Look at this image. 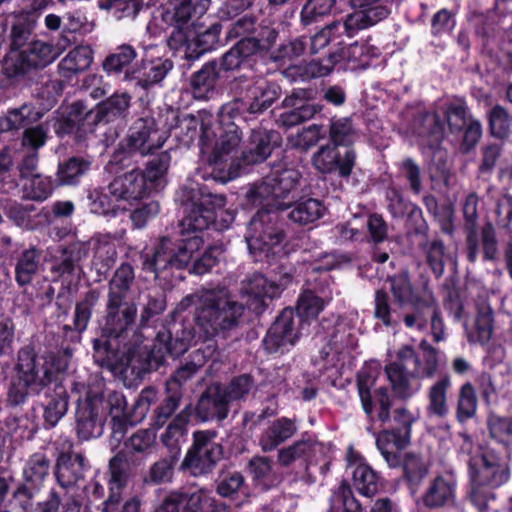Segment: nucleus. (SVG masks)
<instances>
[{
	"instance_id": "nucleus-10",
	"label": "nucleus",
	"mask_w": 512,
	"mask_h": 512,
	"mask_svg": "<svg viewBox=\"0 0 512 512\" xmlns=\"http://www.w3.org/2000/svg\"><path fill=\"white\" fill-rule=\"evenodd\" d=\"M171 163V154L169 150L162 151L155 158L148 162L145 174L138 169L117 176L108 186L109 194L115 198L116 202L126 205L127 209L135 202L142 199L148 189L147 182L155 188L166 172Z\"/></svg>"
},
{
	"instance_id": "nucleus-64",
	"label": "nucleus",
	"mask_w": 512,
	"mask_h": 512,
	"mask_svg": "<svg viewBox=\"0 0 512 512\" xmlns=\"http://www.w3.org/2000/svg\"><path fill=\"white\" fill-rule=\"evenodd\" d=\"M487 423L494 440L506 447L512 446V419L490 415Z\"/></svg>"
},
{
	"instance_id": "nucleus-61",
	"label": "nucleus",
	"mask_w": 512,
	"mask_h": 512,
	"mask_svg": "<svg viewBox=\"0 0 512 512\" xmlns=\"http://www.w3.org/2000/svg\"><path fill=\"white\" fill-rule=\"evenodd\" d=\"M135 278L133 267L130 264H122L115 272L109 289L108 299L115 298L123 301Z\"/></svg>"
},
{
	"instance_id": "nucleus-7",
	"label": "nucleus",
	"mask_w": 512,
	"mask_h": 512,
	"mask_svg": "<svg viewBox=\"0 0 512 512\" xmlns=\"http://www.w3.org/2000/svg\"><path fill=\"white\" fill-rule=\"evenodd\" d=\"M66 367V360L52 353L38 356L32 348H22L18 353L17 381L9 389V401L18 405L24 402L28 394H39L48 385L57 382Z\"/></svg>"
},
{
	"instance_id": "nucleus-44",
	"label": "nucleus",
	"mask_w": 512,
	"mask_h": 512,
	"mask_svg": "<svg viewBox=\"0 0 512 512\" xmlns=\"http://www.w3.org/2000/svg\"><path fill=\"white\" fill-rule=\"evenodd\" d=\"M464 328L470 343H487L493 333V315L491 308L487 305H481L477 310L473 322L465 323Z\"/></svg>"
},
{
	"instance_id": "nucleus-40",
	"label": "nucleus",
	"mask_w": 512,
	"mask_h": 512,
	"mask_svg": "<svg viewBox=\"0 0 512 512\" xmlns=\"http://www.w3.org/2000/svg\"><path fill=\"white\" fill-rule=\"evenodd\" d=\"M43 113L32 104H23L7 111L0 117V133L10 132L37 122Z\"/></svg>"
},
{
	"instance_id": "nucleus-4",
	"label": "nucleus",
	"mask_w": 512,
	"mask_h": 512,
	"mask_svg": "<svg viewBox=\"0 0 512 512\" xmlns=\"http://www.w3.org/2000/svg\"><path fill=\"white\" fill-rule=\"evenodd\" d=\"M210 5V0H185L172 11H166L163 20L170 24L167 39L169 48L183 52L188 60L198 59L204 53L216 48L221 31L220 24H212L205 30L198 24Z\"/></svg>"
},
{
	"instance_id": "nucleus-62",
	"label": "nucleus",
	"mask_w": 512,
	"mask_h": 512,
	"mask_svg": "<svg viewBox=\"0 0 512 512\" xmlns=\"http://www.w3.org/2000/svg\"><path fill=\"white\" fill-rule=\"evenodd\" d=\"M68 408V396L64 388L60 385L55 387V397L45 406L44 419L50 426H55L65 415Z\"/></svg>"
},
{
	"instance_id": "nucleus-38",
	"label": "nucleus",
	"mask_w": 512,
	"mask_h": 512,
	"mask_svg": "<svg viewBox=\"0 0 512 512\" xmlns=\"http://www.w3.org/2000/svg\"><path fill=\"white\" fill-rule=\"evenodd\" d=\"M4 209L10 220L26 230L36 229L48 221V212L37 211L33 204L11 201Z\"/></svg>"
},
{
	"instance_id": "nucleus-55",
	"label": "nucleus",
	"mask_w": 512,
	"mask_h": 512,
	"mask_svg": "<svg viewBox=\"0 0 512 512\" xmlns=\"http://www.w3.org/2000/svg\"><path fill=\"white\" fill-rule=\"evenodd\" d=\"M89 207L92 213L99 215H116L118 211L127 210L126 205L116 202L115 198L104 193L102 190L94 189L89 193Z\"/></svg>"
},
{
	"instance_id": "nucleus-34",
	"label": "nucleus",
	"mask_w": 512,
	"mask_h": 512,
	"mask_svg": "<svg viewBox=\"0 0 512 512\" xmlns=\"http://www.w3.org/2000/svg\"><path fill=\"white\" fill-rule=\"evenodd\" d=\"M86 465L81 454L61 452L56 461L55 477L60 487H74L84 476Z\"/></svg>"
},
{
	"instance_id": "nucleus-63",
	"label": "nucleus",
	"mask_w": 512,
	"mask_h": 512,
	"mask_svg": "<svg viewBox=\"0 0 512 512\" xmlns=\"http://www.w3.org/2000/svg\"><path fill=\"white\" fill-rule=\"evenodd\" d=\"M442 109L451 130H461L469 121L467 107L462 99L447 101L443 104Z\"/></svg>"
},
{
	"instance_id": "nucleus-42",
	"label": "nucleus",
	"mask_w": 512,
	"mask_h": 512,
	"mask_svg": "<svg viewBox=\"0 0 512 512\" xmlns=\"http://www.w3.org/2000/svg\"><path fill=\"white\" fill-rule=\"evenodd\" d=\"M409 439L396 430H385L376 436V445L390 467L400 464L399 451L406 447Z\"/></svg>"
},
{
	"instance_id": "nucleus-6",
	"label": "nucleus",
	"mask_w": 512,
	"mask_h": 512,
	"mask_svg": "<svg viewBox=\"0 0 512 512\" xmlns=\"http://www.w3.org/2000/svg\"><path fill=\"white\" fill-rule=\"evenodd\" d=\"M137 315L136 305L123 303L115 296L108 299L107 315L102 331L107 337L106 346L108 352L119 356L122 365H131L134 359L140 360L143 353V345L146 340L142 334L135 330Z\"/></svg>"
},
{
	"instance_id": "nucleus-3",
	"label": "nucleus",
	"mask_w": 512,
	"mask_h": 512,
	"mask_svg": "<svg viewBox=\"0 0 512 512\" xmlns=\"http://www.w3.org/2000/svg\"><path fill=\"white\" fill-rule=\"evenodd\" d=\"M238 110L237 103H230L224 105L219 113L220 134L212 150L210 162L221 169L222 163L230 161L227 176L222 178V182L233 180L246 173L250 165L265 161L279 143L277 132L254 129L241 157H236L241 141L238 125L234 122L239 116Z\"/></svg>"
},
{
	"instance_id": "nucleus-47",
	"label": "nucleus",
	"mask_w": 512,
	"mask_h": 512,
	"mask_svg": "<svg viewBox=\"0 0 512 512\" xmlns=\"http://www.w3.org/2000/svg\"><path fill=\"white\" fill-rule=\"evenodd\" d=\"M50 267L51 272L57 274V277L65 274H73L77 263L87 257L86 245L78 243L69 249H58Z\"/></svg>"
},
{
	"instance_id": "nucleus-59",
	"label": "nucleus",
	"mask_w": 512,
	"mask_h": 512,
	"mask_svg": "<svg viewBox=\"0 0 512 512\" xmlns=\"http://www.w3.org/2000/svg\"><path fill=\"white\" fill-rule=\"evenodd\" d=\"M477 410V396L473 385L466 382L459 389L456 416L460 422L474 417Z\"/></svg>"
},
{
	"instance_id": "nucleus-50",
	"label": "nucleus",
	"mask_w": 512,
	"mask_h": 512,
	"mask_svg": "<svg viewBox=\"0 0 512 512\" xmlns=\"http://www.w3.org/2000/svg\"><path fill=\"white\" fill-rule=\"evenodd\" d=\"M173 64L168 59H157L148 64H144L143 72L138 69L135 84L146 89L162 81L167 73L172 69Z\"/></svg>"
},
{
	"instance_id": "nucleus-24",
	"label": "nucleus",
	"mask_w": 512,
	"mask_h": 512,
	"mask_svg": "<svg viewBox=\"0 0 512 512\" xmlns=\"http://www.w3.org/2000/svg\"><path fill=\"white\" fill-rule=\"evenodd\" d=\"M211 504V491L199 488L189 493L171 492L154 512H199Z\"/></svg>"
},
{
	"instance_id": "nucleus-56",
	"label": "nucleus",
	"mask_w": 512,
	"mask_h": 512,
	"mask_svg": "<svg viewBox=\"0 0 512 512\" xmlns=\"http://www.w3.org/2000/svg\"><path fill=\"white\" fill-rule=\"evenodd\" d=\"M359 135L348 117L335 118L330 124V138L334 146L353 144Z\"/></svg>"
},
{
	"instance_id": "nucleus-21",
	"label": "nucleus",
	"mask_w": 512,
	"mask_h": 512,
	"mask_svg": "<svg viewBox=\"0 0 512 512\" xmlns=\"http://www.w3.org/2000/svg\"><path fill=\"white\" fill-rule=\"evenodd\" d=\"M311 95V90H293L283 101V106L291 109L280 115L279 123L286 128H290L313 118L321 108L311 102Z\"/></svg>"
},
{
	"instance_id": "nucleus-23",
	"label": "nucleus",
	"mask_w": 512,
	"mask_h": 512,
	"mask_svg": "<svg viewBox=\"0 0 512 512\" xmlns=\"http://www.w3.org/2000/svg\"><path fill=\"white\" fill-rule=\"evenodd\" d=\"M355 152L347 149L342 156L334 145H324L313 155V166L321 173L338 171L342 177H348L355 164Z\"/></svg>"
},
{
	"instance_id": "nucleus-52",
	"label": "nucleus",
	"mask_w": 512,
	"mask_h": 512,
	"mask_svg": "<svg viewBox=\"0 0 512 512\" xmlns=\"http://www.w3.org/2000/svg\"><path fill=\"white\" fill-rule=\"evenodd\" d=\"M218 73L217 64L208 63L193 75L191 85L195 98L204 99L209 97V94L214 91Z\"/></svg>"
},
{
	"instance_id": "nucleus-17",
	"label": "nucleus",
	"mask_w": 512,
	"mask_h": 512,
	"mask_svg": "<svg viewBox=\"0 0 512 512\" xmlns=\"http://www.w3.org/2000/svg\"><path fill=\"white\" fill-rule=\"evenodd\" d=\"M304 330L305 324L295 316L293 309L285 308L268 330L263 340L264 347L270 353L289 349Z\"/></svg>"
},
{
	"instance_id": "nucleus-13",
	"label": "nucleus",
	"mask_w": 512,
	"mask_h": 512,
	"mask_svg": "<svg viewBox=\"0 0 512 512\" xmlns=\"http://www.w3.org/2000/svg\"><path fill=\"white\" fill-rule=\"evenodd\" d=\"M291 268L281 264L279 271H273L269 278L262 274H253L242 284L241 292L247 298V306L255 313L264 309L266 298L278 297L292 282Z\"/></svg>"
},
{
	"instance_id": "nucleus-26",
	"label": "nucleus",
	"mask_w": 512,
	"mask_h": 512,
	"mask_svg": "<svg viewBox=\"0 0 512 512\" xmlns=\"http://www.w3.org/2000/svg\"><path fill=\"white\" fill-rule=\"evenodd\" d=\"M347 466L352 470L355 489L366 497H372L380 487V477L364 460V458L349 448L347 451Z\"/></svg>"
},
{
	"instance_id": "nucleus-14",
	"label": "nucleus",
	"mask_w": 512,
	"mask_h": 512,
	"mask_svg": "<svg viewBox=\"0 0 512 512\" xmlns=\"http://www.w3.org/2000/svg\"><path fill=\"white\" fill-rule=\"evenodd\" d=\"M71 393L76 396V429L79 438L88 440L99 437L103 432V413L99 411V405L103 404V398L92 393L81 382H74Z\"/></svg>"
},
{
	"instance_id": "nucleus-57",
	"label": "nucleus",
	"mask_w": 512,
	"mask_h": 512,
	"mask_svg": "<svg viewBox=\"0 0 512 512\" xmlns=\"http://www.w3.org/2000/svg\"><path fill=\"white\" fill-rule=\"evenodd\" d=\"M25 179L23 190L27 198L36 201H44L51 196L54 185L50 177L35 174Z\"/></svg>"
},
{
	"instance_id": "nucleus-28",
	"label": "nucleus",
	"mask_w": 512,
	"mask_h": 512,
	"mask_svg": "<svg viewBox=\"0 0 512 512\" xmlns=\"http://www.w3.org/2000/svg\"><path fill=\"white\" fill-rule=\"evenodd\" d=\"M379 54V49L367 41H357L333 52L337 67L344 70L365 69Z\"/></svg>"
},
{
	"instance_id": "nucleus-37",
	"label": "nucleus",
	"mask_w": 512,
	"mask_h": 512,
	"mask_svg": "<svg viewBox=\"0 0 512 512\" xmlns=\"http://www.w3.org/2000/svg\"><path fill=\"white\" fill-rule=\"evenodd\" d=\"M297 432L294 419L280 417L271 421L262 431L259 446L264 452H270L289 440Z\"/></svg>"
},
{
	"instance_id": "nucleus-46",
	"label": "nucleus",
	"mask_w": 512,
	"mask_h": 512,
	"mask_svg": "<svg viewBox=\"0 0 512 512\" xmlns=\"http://www.w3.org/2000/svg\"><path fill=\"white\" fill-rule=\"evenodd\" d=\"M451 387L450 377L445 375L433 383L428 391V404L426 407L427 414L438 418L445 417L448 412L447 392Z\"/></svg>"
},
{
	"instance_id": "nucleus-11",
	"label": "nucleus",
	"mask_w": 512,
	"mask_h": 512,
	"mask_svg": "<svg viewBox=\"0 0 512 512\" xmlns=\"http://www.w3.org/2000/svg\"><path fill=\"white\" fill-rule=\"evenodd\" d=\"M422 354L413 358V372L403 363L391 362L385 373L394 393L401 398H409L421 389L420 379L432 378L438 369L437 351L426 341L419 345Z\"/></svg>"
},
{
	"instance_id": "nucleus-30",
	"label": "nucleus",
	"mask_w": 512,
	"mask_h": 512,
	"mask_svg": "<svg viewBox=\"0 0 512 512\" xmlns=\"http://www.w3.org/2000/svg\"><path fill=\"white\" fill-rule=\"evenodd\" d=\"M30 2L31 11L20 12L15 17V22L11 31V48L12 50L20 49L28 40L31 33L34 31L39 12L46 8L52 0H28Z\"/></svg>"
},
{
	"instance_id": "nucleus-29",
	"label": "nucleus",
	"mask_w": 512,
	"mask_h": 512,
	"mask_svg": "<svg viewBox=\"0 0 512 512\" xmlns=\"http://www.w3.org/2000/svg\"><path fill=\"white\" fill-rule=\"evenodd\" d=\"M116 235L109 233L97 234L87 243L86 251L89 249L94 250L92 266L99 275H105L110 268L114 265L117 258L116 242L118 241Z\"/></svg>"
},
{
	"instance_id": "nucleus-45",
	"label": "nucleus",
	"mask_w": 512,
	"mask_h": 512,
	"mask_svg": "<svg viewBox=\"0 0 512 512\" xmlns=\"http://www.w3.org/2000/svg\"><path fill=\"white\" fill-rule=\"evenodd\" d=\"M156 432L153 429L139 430L134 433L126 442L124 457L126 461L132 462L148 456L155 447Z\"/></svg>"
},
{
	"instance_id": "nucleus-39",
	"label": "nucleus",
	"mask_w": 512,
	"mask_h": 512,
	"mask_svg": "<svg viewBox=\"0 0 512 512\" xmlns=\"http://www.w3.org/2000/svg\"><path fill=\"white\" fill-rule=\"evenodd\" d=\"M131 96L126 93H114L107 100L98 104L94 110L86 114L85 121L94 124L110 120L123 115L130 106Z\"/></svg>"
},
{
	"instance_id": "nucleus-16",
	"label": "nucleus",
	"mask_w": 512,
	"mask_h": 512,
	"mask_svg": "<svg viewBox=\"0 0 512 512\" xmlns=\"http://www.w3.org/2000/svg\"><path fill=\"white\" fill-rule=\"evenodd\" d=\"M213 431H197L193 434L194 443L188 450L182 466L193 475L209 472L222 456V447L214 441Z\"/></svg>"
},
{
	"instance_id": "nucleus-20",
	"label": "nucleus",
	"mask_w": 512,
	"mask_h": 512,
	"mask_svg": "<svg viewBox=\"0 0 512 512\" xmlns=\"http://www.w3.org/2000/svg\"><path fill=\"white\" fill-rule=\"evenodd\" d=\"M468 467L471 483L486 485L489 488H497L509 478L505 464L490 450L481 451L470 457Z\"/></svg>"
},
{
	"instance_id": "nucleus-49",
	"label": "nucleus",
	"mask_w": 512,
	"mask_h": 512,
	"mask_svg": "<svg viewBox=\"0 0 512 512\" xmlns=\"http://www.w3.org/2000/svg\"><path fill=\"white\" fill-rule=\"evenodd\" d=\"M326 213L324 204L315 198L300 199L289 212V218L300 224L312 223Z\"/></svg>"
},
{
	"instance_id": "nucleus-19",
	"label": "nucleus",
	"mask_w": 512,
	"mask_h": 512,
	"mask_svg": "<svg viewBox=\"0 0 512 512\" xmlns=\"http://www.w3.org/2000/svg\"><path fill=\"white\" fill-rule=\"evenodd\" d=\"M50 461L42 452L34 453L26 461L23 468L24 484L13 495L14 502L19 504L23 512L32 505L31 499L49 475Z\"/></svg>"
},
{
	"instance_id": "nucleus-12",
	"label": "nucleus",
	"mask_w": 512,
	"mask_h": 512,
	"mask_svg": "<svg viewBox=\"0 0 512 512\" xmlns=\"http://www.w3.org/2000/svg\"><path fill=\"white\" fill-rule=\"evenodd\" d=\"M169 137L167 130L160 128L153 118H140L128 130L122 142V151L116 152L107 168L116 172V166L124 160V153L147 156L161 149Z\"/></svg>"
},
{
	"instance_id": "nucleus-1",
	"label": "nucleus",
	"mask_w": 512,
	"mask_h": 512,
	"mask_svg": "<svg viewBox=\"0 0 512 512\" xmlns=\"http://www.w3.org/2000/svg\"><path fill=\"white\" fill-rule=\"evenodd\" d=\"M223 195L212 194L204 188L197 192L191 188V195L184 203L186 215L181 221V237L173 241L163 237L155 246L142 251L143 268L156 276L168 266L181 268L203 246L202 233L210 225L217 230L228 229L235 220L234 210L224 209Z\"/></svg>"
},
{
	"instance_id": "nucleus-8",
	"label": "nucleus",
	"mask_w": 512,
	"mask_h": 512,
	"mask_svg": "<svg viewBox=\"0 0 512 512\" xmlns=\"http://www.w3.org/2000/svg\"><path fill=\"white\" fill-rule=\"evenodd\" d=\"M389 0H351L356 9L343 20L334 21L313 36L307 37L306 42L310 54H316L330 42L346 35L353 37L359 30L375 25L385 19L390 10L386 3Z\"/></svg>"
},
{
	"instance_id": "nucleus-41",
	"label": "nucleus",
	"mask_w": 512,
	"mask_h": 512,
	"mask_svg": "<svg viewBox=\"0 0 512 512\" xmlns=\"http://www.w3.org/2000/svg\"><path fill=\"white\" fill-rule=\"evenodd\" d=\"M334 67H337L333 53L327 58L311 60L308 63L291 65L285 70V75L293 81H307L312 78L328 75Z\"/></svg>"
},
{
	"instance_id": "nucleus-36",
	"label": "nucleus",
	"mask_w": 512,
	"mask_h": 512,
	"mask_svg": "<svg viewBox=\"0 0 512 512\" xmlns=\"http://www.w3.org/2000/svg\"><path fill=\"white\" fill-rule=\"evenodd\" d=\"M229 403L223 387L212 386L200 398L197 413L203 421L223 420L228 415Z\"/></svg>"
},
{
	"instance_id": "nucleus-27",
	"label": "nucleus",
	"mask_w": 512,
	"mask_h": 512,
	"mask_svg": "<svg viewBox=\"0 0 512 512\" xmlns=\"http://www.w3.org/2000/svg\"><path fill=\"white\" fill-rule=\"evenodd\" d=\"M60 51L53 45L40 40L33 41L21 51L16 59L13 75L24 74L30 68H42L52 63Z\"/></svg>"
},
{
	"instance_id": "nucleus-51",
	"label": "nucleus",
	"mask_w": 512,
	"mask_h": 512,
	"mask_svg": "<svg viewBox=\"0 0 512 512\" xmlns=\"http://www.w3.org/2000/svg\"><path fill=\"white\" fill-rule=\"evenodd\" d=\"M389 282L395 302L399 305L410 304L415 310V302L422 296L423 289L419 292H414L407 272L390 277Z\"/></svg>"
},
{
	"instance_id": "nucleus-33",
	"label": "nucleus",
	"mask_w": 512,
	"mask_h": 512,
	"mask_svg": "<svg viewBox=\"0 0 512 512\" xmlns=\"http://www.w3.org/2000/svg\"><path fill=\"white\" fill-rule=\"evenodd\" d=\"M136 55L132 46L122 45L105 58L102 64L103 70L110 76L121 77L124 81L132 82L137 78L138 73V69L132 66Z\"/></svg>"
},
{
	"instance_id": "nucleus-22",
	"label": "nucleus",
	"mask_w": 512,
	"mask_h": 512,
	"mask_svg": "<svg viewBox=\"0 0 512 512\" xmlns=\"http://www.w3.org/2000/svg\"><path fill=\"white\" fill-rule=\"evenodd\" d=\"M193 337L191 332L185 331H183V335L180 338H171L170 333L166 331L159 332L153 345L148 343L143 345V353L139 361L155 360L160 362L167 354L172 357H178L189 349Z\"/></svg>"
},
{
	"instance_id": "nucleus-5",
	"label": "nucleus",
	"mask_w": 512,
	"mask_h": 512,
	"mask_svg": "<svg viewBox=\"0 0 512 512\" xmlns=\"http://www.w3.org/2000/svg\"><path fill=\"white\" fill-rule=\"evenodd\" d=\"M192 305L196 306V327L204 339L235 328L244 311L243 305L232 300L225 287L203 289L188 295L180 302L179 307L187 309Z\"/></svg>"
},
{
	"instance_id": "nucleus-25",
	"label": "nucleus",
	"mask_w": 512,
	"mask_h": 512,
	"mask_svg": "<svg viewBox=\"0 0 512 512\" xmlns=\"http://www.w3.org/2000/svg\"><path fill=\"white\" fill-rule=\"evenodd\" d=\"M110 495L105 501L102 512H139L140 500L133 497L119 510L120 490L126 483V473L122 468V456L117 455L110 461Z\"/></svg>"
},
{
	"instance_id": "nucleus-35",
	"label": "nucleus",
	"mask_w": 512,
	"mask_h": 512,
	"mask_svg": "<svg viewBox=\"0 0 512 512\" xmlns=\"http://www.w3.org/2000/svg\"><path fill=\"white\" fill-rule=\"evenodd\" d=\"M48 128L43 125L26 128L22 137V146L29 152L23 156L20 165V174L23 178H28L35 171L38 164L37 150L42 147L47 139Z\"/></svg>"
},
{
	"instance_id": "nucleus-60",
	"label": "nucleus",
	"mask_w": 512,
	"mask_h": 512,
	"mask_svg": "<svg viewBox=\"0 0 512 512\" xmlns=\"http://www.w3.org/2000/svg\"><path fill=\"white\" fill-rule=\"evenodd\" d=\"M329 512H361V506L348 484L342 482L333 492Z\"/></svg>"
},
{
	"instance_id": "nucleus-15",
	"label": "nucleus",
	"mask_w": 512,
	"mask_h": 512,
	"mask_svg": "<svg viewBox=\"0 0 512 512\" xmlns=\"http://www.w3.org/2000/svg\"><path fill=\"white\" fill-rule=\"evenodd\" d=\"M380 374L377 362L366 364L358 374V392L365 413L370 416L374 409H378V419L384 423L390 418L391 404L387 389L377 386Z\"/></svg>"
},
{
	"instance_id": "nucleus-18",
	"label": "nucleus",
	"mask_w": 512,
	"mask_h": 512,
	"mask_svg": "<svg viewBox=\"0 0 512 512\" xmlns=\"http://www.w3.org/2000/svg\"><path fill=\"white\" fill-rule=\"evenodd\" d=\"M428 320H430L434 341L444 340V323L439 306L432 291L424 287L422 296L415 302V311L404 317V324L407 328L424 331L427 328Z\"/></svg>"
},
{
	"instance_id": "nucleus-43",
	"label": "nucleus",
	"mask_w": 512,
	"mask_h": 512,
	"mask_svg": "<svg viewBox=\"0 0 512 512\" xmlns=\"http://www.w3.org/2000/svg\"><path fill=\"white\" fill-rule=\"evenodd\" d=\"M331 299L330 292L320 290L319 293L306 289L299 296L297 302V315L305 325L308 321L316 319L324 306Z\"/></svg>"
},
{
	"instance_id": "nucleus-31",
	"label": "nucleus",
	"mask_w": 512,
	"mask_h": 512,
	"mask_svg": "<svg viewBox=\"0 0 512 512\" xmlns=\"http://www.w3.org/2000/svg\"><path fill=\"white\" fill-rule=\"evenodd\" d=\"M99 411L103 413L104 420L110 417L112 438L116 441H120L124 435L126 426L133 422L130 419L127 401L124 395L118 392L109 394L106 400L103 399V404L99 405Z\"/></svg>"
},
{
	"instance_id": "nucleus-58",
	"label": "nucleus",
	"mask_w": 512,
	"mask_h": 512,
	"mask_svg": "<svg viewBox=\"0 0 512 512\" xmlns=\"http://www.w3.org/2000/svg\"><path fill=\"white\" fill-rule=\"evenodd\" d=\"M317 443L312 438H303L278 452V461L283 466H289L296 460L307 457L314 451Z\"/></svg>"
},
{
	"instance_id": "nucleus-9",
	"label": "nucleus",
	"mask_w": 512,
	"mask_h": 512,
	"mask_svg": "<svg viewBox=\"0 0 512 512\" xmlns=\"http://www.w3.org/2000/svg\"><path fill=\"white\" fill-rule=\"evenodd\" d=\"M235 69L243 71L235 79V89L245 93L243 101L251 113L264 111L278 98V86L268 82L264 77L257 76L253 72V64L244 60L234 46L222 57L220 70Z\"/></svg>"
},
{
	"instance_id": "nucleus-53",
	"label": "nucleus",
	"mask_w": 512,
	"mask_h": 512,
	"mask_svg": "<svg viewBox=\"0 0 512 512\" xmlns=\"http://www.w3.org/2000/svg\"><path fill=\"white\" fill-rule=\"evenodd\" d=\"M235 47L244 60L253 64V72H255L257 76L263 77L266 73V68L264 64L259 61V58L262 57L264 50L257 38L255 36L243 37Z\"/></svg>"
},
{
	"instance_id": "nucleus-48",
	"label": "nucleus",
	"mask_w": 512,
	"mask_h": 512,
	"mask_svg": "<svg viewBox=\"0 0 512 512\" xmlns=\"http://www.w3.org/2000/svg\"><path fill=\"white\" fill-rule=\"evenodd\" d=\"M478 196L475 193H471L466 197L463 213L466 221L470 223L467 234V257L470 262H475L479 252V243L476 230L474 228L475 221L478 217Z\"/></svg>"
},
{
	"instance_id": "nucleus-54",
	"label": "nucleus",
	"mask_w": 512,
	"mask_h": 512,
	"mask_svg": "<svg viewBox=\"0 0 512 512\" xmlns=\"http://www.w3.org/2000/svg\"><path fill=\"white\" fill-rule=\"evenodd\" d=\"M89 46H78L71 50L60 62L62 71L77 73L90 67L93 56Z\"/></svg>"
},
{
	"instance_id": "nucleus-2",
	"label": "nucleus",
	"mask_w": 512,
	"mask_h": 512,
	"mask_svg": "<svg viewBox=\"0 0 512 512\" xmlns=\"http://www.w3.org/2000/svg\"><path fill=\"white\" fill-rule=\"evenodd\" d=\"M300 179V173L292 168L275 171L260 184L255 185L248 196L256 205L263 206L248 224L245 240L254 261H269L285 254L284 234L276 223L273 210H286L285 201Z\"/></svg>"
},
{
	"instance_id": "nucleus-32",
	"label": "nucleus",
	"mask_w": 512,
	"mask_h": 512,
	"mask_svg": "<svg viewBox=\"0 0 512 512\" xmlns=\"http://www.w3.org/2000/svg\"><path fill=\"white\" fill-rule=\"evenodd\" d=\"M457 479L452 471L436 476L429 484L423 502L427 507H440L453 503L456 495Z\"/></svg>"
}]
</instances>
